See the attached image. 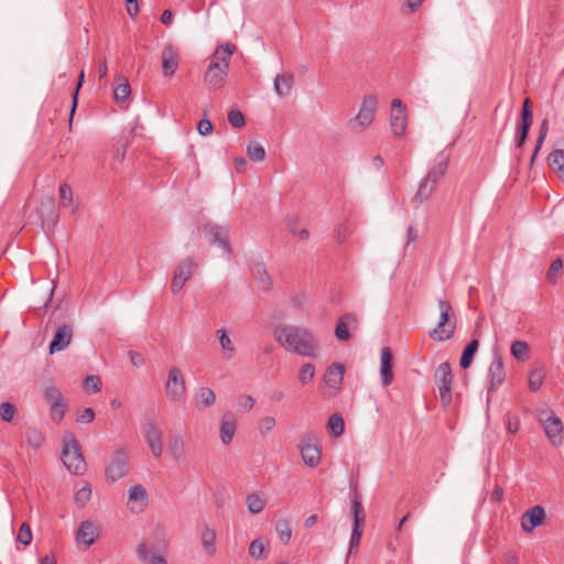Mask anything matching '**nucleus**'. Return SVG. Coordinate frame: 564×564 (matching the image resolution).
Returning a JSON list of instances; mask_svg holds the SVG:
<instances>
[{
  "mask_svg": "<svg viewBox=\"0 0 564 564\" xmlns=\"http://www.w3.org/2000/svg\"><path fill=\"white\" fill-rule=\"evenodd\" d=\"M252 274L256 276L260 288L263 291H269L272 288V279L269 275L263 263H256L252 267Z\"/></svg>",
  "mask_w": 564,
  "mask_h": 564,
  "instance_id": "7c9ffc66",
  "label": "nucleus"
},
{
  "mask_svg": "<svg viewBox=\"0 0 564 564\" xmlns=\"http://www.w3.org/2000/svg\"><path fill=\"white\" fill-rule=\"evenodd\" d=\"M131 89L128 82L119 84L113 90V97L118 102H124L130 96Z\"/></svg>",
  "mask_w": 564,
  "mask_h": 564,
  "instance_id": "864d4df0",
  "label": "nucleus"
},
{
  "mask_svg": "<svg viewBox=\"0 0 564 564\" xmlns=\"http://www.w3.org/2000/svg\"><path fill=\"white\" fill-rule=\"evenodd\" d=\"M72 337L73 329L69 325L64 324L59 326L55 332L52 341L50 343V354H55L65 350L69 346Z\"/></svg>",
  "mask_w": 564,
  "mask_h": 564,
  "instance_id": "dca6fc26",
  "label": "nucleus"
},
{
  "mask_svg": "<svg viewBox=\"0 0 564 564\" xmlns=\"http://www.w3.org/2000/svg\"><path fill=\"white\" fill-rule=\"evenodd\" d=\"M532 124V110L530 108V99L527 98L522 105L521 110V124L517 131V147L521 148L529 134V130Z\"/></svg>",
  "mask_w": 564,
  "mask_h": 564,
  "instance_id": "f3484780",
  "label": "nucleus"
},
{
  "mask_svg": "<svg viewBox=\"0 0 564 564\" xmlns=\"http://www.w3.org/2000/svg\"><path fill=\"white\" fill-rule=\"evenodd\" d=\"M66 409H67V402L66 401L59 402V403H55V404H51L50 405V416H51V420L54 423L59 424L62 422V420L64 419V416H65Z\"/></svg>",
  "mask_w": 564,
  "mask_h": 564,
  "instance_id": "c03bdc74",
  "label": "nucleus"
},
{
  "mask_svg": "<svg viewBox=\"0 0 564 564\" xmlns=\"http://www.w3.org/2000/svg\"><path fill=\"white\" fill-rule=\"evenodd\" d=\"M127 2V11L130 17L134 18L139 13V6L137 0H124Z\"/></svg>",
  "mask_w": 564,
  "mask_h": 564,
  "instance_id": "338daca9",
  "label": "nucleus"
},
{
  "mask_svg": "<svg viewBox=\"0 0 564 564\" xmlns=\"http://www.w3.org/2000/svg\"><path fill=\"white\" fill-rule=\"evenodd\" d=\"M162 68L165 76H173L178 68L177 53L172 45H166L162 52Z\"/></svg>",
  "mask_w": 564,
  "mask_h": 564,
  "instance_id": "4be33fe9",
  "label": "nucleus"
},
{
  "mask_svg": "<svg viewBox=\"0 0 564 564\" xmlns=\"http://www.w3.org/2000/svg\"><path fill=\"white\" fill-rule=\"evenodd\" d=\"M96 539V528L91 521H83L77 530L76 540L78 543L90 546Z\"/></svg>",
  "mask_w": 564,
  "mask_h": 564,
  "instance_id": "393cba45",
  "label": "nucleus"
},
{
  "mask_svg": "<svg viewBox=\"0 0 564 564\" xmlns=\"http://www.w3.org/2000/svg\"><path fill=\"white\" fill-rule=\"evenodd\" d=\"M390 126L394 135L400 137L404 133L406 129V117L404 109H398L392 111L390 118Z\"/></svg>",
  "mask_w": 564,
  "mask_h": 564,
  "instance_id": "c756f323",
  "label": "nucleus"
},
{
  "mask_svg": "<svg viewBox=\"0 0 564 564\" xmlns=\"http://www.w3.org/2000/svg\"><path fill=\"white\" fill-rule=\"evenodd\" d=\"M130 361L135 367H141L144 364V358L137 351H129Z\"/></svg>",
  "mask_w": 564,
  "mask_h": 564,
  "instance_id": "774afa93",
  "label": "nucleus"
},
{
  "mask_svg": "<svg viewBox=\"0 0 564 564\" xmlns=\"http://www.w3.org/2000/svg\"><path fill=\"white\" fill-rule=\"evenodd\" d=\"M479 343L477 339L470 340L463 350L459 365L463 369L470 367L474 356L477 352Z\"/></svg>",
  "mask_w": 564,
  "mask_h": 564,
  "instance_id": "72a5a7b5",
  "label": "nucleus"
},
{
  "mask_svg": "<svg viewBox=\"0 0 564 564\" xmlns=\"http://www.w3.org/2000/svg\"><path fill=\"white\" fill-rule=\"evenodd\" d=\"M196 267L197 264L193 258H186L177 265L171 284V291L174 294L178 293L183 289L186 281L193 275Z\"/></svg>",
  "mask_w": 564,
  "mask_h": 564,
  "instance_id": "ddd939ff",
  "label": "nucleus"
},
{
  "mask_svg": "<svg viewBox=\"0 0 564 564\" xmlns=\"http://www.w3.org/2000/svg\"><path fill=\"white\" fill-rule=\"evenodd\" d=\"M33 540V533L29 523L23 522L19 529L17 541L21 543L23 546H28L31 544Z\"/></svg>",
  "mask_w": 564,
  "mask_h": 564,
  "instance_id": "09e8293b",
  "label": "nucleus"
},
{
  "mask_svg": "<svg viewBox=\"0 0 564 564\" xmlns=\"http://www.w3.org/2000/svg\"><path fill=\"white\" fill-rule=\"evenodd\" d=\"M246 503L251 514H258L264 509L267 501L258 492H253L247 496Z\"/></svg>",
  "mask_w": 564,
  "mask_h": 564,
  "instance_id": "c9c22d12",
  "label": "nucleus"
},
{
  "mask_svg": "<svg viewBox=\"0 0 564 564\" xmlns=\"http://www.w3.org/2000/svg\"><path fill=\"white\" fill-rule=\"evenodd\" d=\"M380 376L383 387H388L393 380L392 352L389 347H383L380 352Z\"/></svg>",
  "mask_w": 564,
  "mask_h": 564,
  "instance_id": "6ab92c4d",
  "label": "nucleus"
},
{
  "mask_svg": "<svg viewBox=\"0 0 564 564\" xmlns=\"http://www.w3.org/2000/svg\"><path fill=\"white\" fill-rule=\"evenodd\" d=\"M275 426V419L273 416H264L259 423V432L261 435H267Z\"/></svg>",
  "mask_w": 564,
  "mask_h": 564,
  "instance_id": "052dcab7",
  "label": "nucleus"
},
{
  "mask_svg": "<svg viewBox=\"0 0 564 564\" xmlns=\"http://www.w3.org/2000/svg\"><path fill=\"white\" fill-rule=\"evenodd\" d=\"M172 457L176 460H183L185 458L184 442L181 436H172L169 445Z\"/></svg>",
  "mask_w": 564,
  "mask_h": 564,
  "instance_id": "4c0bfd02",
  "label": "nucleus"
},
{
  "mask_svg": "<svg viewBox=\"0 0 564 564\" xmlns=\"http://www.w3.org/2000/svg\"><path fill=\"white\" fill-rule=\"evenodd\" d=\"M129 470V456L124 448H119L113 453L110 464L106 469L107 477L113 482L127 475Z\"/></svg>",
  "mask_w": 564,
  "mask_h": 564,
  "instance_id": "f8f14e48",
  "label": "nucleus"
},
{
  "mask_svg": "<svg viewBox=\"0 0 564 564\" xmlns=\"http://www.w3.org/2000/svg\"><path fill=\"white\" fill-rule=\"evenodd\" d=\"M345 368L339 362L332 364L324 375L325 383L330 388H338L344 378Z\"/></svg>",
  "mask_w": 564,
  "mask_h": 564,
  "instance_id": "b1692460",
  "label": "nucleus"
},
{
  "mask_svg": "<svg viewBox=\"0 0 564 564\" xmlns=\"http://www.w3.org/2000/svg\"><path fill=\"white\" fill-rule=\"evenodd\" d=\"M200 541H202L204 549L210 555H213L215 553V541H216L215 531L209 527H205L200 534Z\"/></svg>",
  "mask_w": 564,
  "mask_h": 564,
  "instance_id": "58836bf2",
  "label": "nucleus"
},
{
  "mask_svg": "<svg viewBox=\"0 0 564 564\" xmlns=\"http://www.w3.org/2000/svg\"><path fill=\"white\" fill-rule=\"evenodd\" d=\"M437 304L440 308V319L436 327L430 332V337L435 341H445L451 339L455 334V312L452 304L446 300L440 299Z\"/></svg>",
  "mask_w": 564,
  "mask_h": 564,
  "instance_id": "7ed1b4c3",
  "label": "nucleus"
},
{
  "mask_svg": "<svg viewBox=\"0 0 564 564\" xmlns=\"http://www.w3.org/2000/svg\"><path fill=\"white\" fill-rule=\"evenodd\" d=\"M299 451L303 462L308 467H316L321 463V451L314 435H303L299 445Z\"/></svg>",
  "mask_w": 564,
  "mask_h": 564,
  "instance_id": "9b49d317",
  "label": "nucleus"
},
{
  "mask_svg": "<svg viewBox=\"0 0 564 564\" xmlns=\"http://www.w3.org/2000/svg\"><path fill=\"white\" fill-rule=\"evenodd\" d=\"M216 401V395L210 388L202 387L195 393V405L202 411L212 406Z\"/></svg>",
  "mask_w": 564,
  "mask_h": 564,
  "instance_id": "cd10ccee",
  "label": "nucleus"
},
{
  "mask_svg": "<svg viewBox=\"0 0 564 564\" xmlns=\"http://www.w3.org/2000/svg\"><path fill=\"white\" fill-rule=\"evenodd\" d=\"M362 535V529L351 528V536L349 542L348 555L352 553L355 549H358Z\"/></svg>",
  "mask_w": 564,
  "mask_h": 564,
  "instance_id": "680f3d73",
  "label": "nucleus"
},
{
  "mask_svg": "<svg viewBox=\"0 0 564 564\" xmlns=\"http://www.w3.org/2000/svg\"><path fill=\"white\" fill-rule=\"evenodd\" d=\"M294 84V75L291 73L278 74L274 78L273 86L275 94L283 98L288 96Z\"/></svg>",
  "mask_w": 564,
  "mask_h": 564,
  "instance_id": "5701e85b",
  "label": "nucleus"
},
{
  "mask_svg": "<svg viewBox=\"0 0 564 564\" xmlns=\"http://www.w3.org/2000/svg\"><path fill=\"white\" fill-rule=\"evenodd\" d=\"M378 108V99L373 95L362 98L357 116L349 121L350 128L356 132L367 129L373 121Z\"/></svg>",
  "mask_w": 564,
  "mask_h": 564,
  "instance_id": "423d86ee",
  "label": "nucleus"
},
{
  "mask_svg": "<svg viewBox=\"0 0 564 564\" xmlns=\"http://www.w3.org/2000/svg\"><path fill=\"white\" fill-rule=\"evenodd\" d=\"M511 355L518 360H524L529 357L530 347L525 341L516 340L510 347Z\"/></svg>",
  "mask_w": 564,
  "mask_h": 564,
  "instance_id": "79ce46f5",
  "label": "nucleus"
},
{
  "mask_svg": "<svg viewBox=\"0 0 564 564\" xmlns=\"http://www.w3.org/2000/svg\"><path fill=\"white\" fill-rule=\"evenodd\" d=\"M164 391L169 400L172 402H180L185 398L186 384L180 368L173 366L169 369Z\"/></svg>",
  "mask_w": 564,
  "mask_h": 564,
  "instance_id": "9d476101",
  "label": "nucleus"
},
{
  "mask_svg": "<svg viewBox=\"0 0 564 564\" xmlns=\"http://www.w3.org/2000/svg\"><path fill=\"white\" fill-rule=\"evenodd\" d=\"M84 388L93 393H97L101 388V380L98 376L90 375L84 380Z\"/></svg>",
  "mask_w": 564,
  "mask_h": 564,
  "instance_id": "6e6d98bb",
  "label": "nucleus"
},
{
  "mask_svg": "<svg viewBox=\"0 0 564 564\" xmlns=\"http://www.w3.org/2000/svg\"><path fill=\"white\" fill-rule=\"evenodd\" d=\"M167 552L169 545L164 539L153 545L142 541L135 550L139 561L145 564H167Z\"/></svg>",
  "mask_w": 564,
  "mask_h": 564,
  "instance_id": "39448f33",
  "label": "nucleus"
},
{
  "mask_svg": "<svg viewBox=\"0 0 564 564\" xmlns=\"http://www.w3.org/2000/svg\"><path fill=\"white\" fill-rule=\"evenodd\" d=\"M83 80H84V70H82V73H80L79 82L77 84V88H76V90H75V93L73 95L72 109H70V118H69L70 121H72L73 116H74L75 110H76L78 89L80 88Z\"/></svg>",
  "mask_w": 564,
  "mask_h": 564,
  "instance_id": "69168bd1",
  "label": "nucleus"
},
{
  "mask_svg": "<svg viewBox=\"0 0 564 564\" xmlns=\"http://www.w3.org/2000/svg\"><path fill=\"white\" fill-rule=\"evenodd\" d=\"M204 234L210 245H217L227 254L230 253L228 229L224 226L207 224L204 226Z\"/></svg>",
  "mask_w": 564,
  "mask_h": 564,
  "instance_id": "4468645a",
  "label": "nucleus"
},
{
  "mask_svg": "<svg viewBox=\"0 0 564 564\" xmlns=\"http://www.w3.org/2000/svg\"><path fill=\"white\" fill-rule=\"evenodd\" d=\"M435 188L436 184L424 177L419 185L417 192L413 197V202L421 205L430 198Z\"/></svg>",
  "mask_w": 564,
  "mask_h": 564,
  "instance_id": "2f4dec72",
  "label": "nucleus"
},
{
  "mask_svg": "<svg viewBox=\"0 0 564 564\" xmlns=\"http://www.w3.org/2000/svg\"><path fill=\"white\" fill-rule=\"evenodd\" d=\"M247 154L248 156L256 162H261L265 158V150L261 143L258 141H250L247 144Z\"/></svg>",
  "mask_w": 564,
  "mask_h": 564,
  "instance_id": "ea45409f",
  "label": "nucleus"
},
{
  "mask_svg": "<svg viewBox=\"0 0 564 564\" xmlns=\"http://www.w3.org/2000/svg\"><path fill=\"white\" fill-rule=\"evenodd\" d=\"M545 376H546V372H545L544 367L534 368L529 375V382H528L529 389L532 392H536L538 390H540V388L542 387L543 381L545 379Z\"/></svg>",
  "mask_w": 564,
  "mask_h": 564,
  "instance_id": "e433bc0d",
  "label": "nucleus"
},
{
  "mask_svg": "<svg viewBox=\"0 0 564 564\" xmlns=\"http://www.w3.org/2000/svg\"><path fill=\"white\" fill-rule=\"evenodd\" d=\"M129 502L138 503L142 509L148 502V492L144 486L137 484L129 489L128 492Z\"/></svg>",
  "mask_w": 564,
  "mask_h": 564,
  "instance_id": "473e14b6",
  "label": "nucleus"
},
{
  "mask_svg": "<svg viewBox=\"0 0 564 564\" xmlns=\"http://www.w3.org/2000/svg\"><path fill=\"white\" fill-rule=\"evenodd\" d=\"M95 419V412L91 408H85L77 414L76 421L79 423H90Z\"/></svg>",
  "mask_w": 564,
  "mask_h": 564,
  "instance_id": "e2e57ef3",
  "label": "nucleus"
},
{
  "mask_svg": "<svg viewBox=\"0 0 564 564\" xmlns=\"http://www.w3.org/2000/svg\"><path fill=\"white\" fill-rule=\"evenodd\" d=\"M351 324H357V318L352 314L343 315L335 328V336L340 341H347L350 339V333L348 326Z\"/></svg>",
  "mask_w": 564,
  "mask_h": 564,
  "instance_id": "a878e982",
  "label": "nucleus"
},
{
  "mask_svg": "<svg viewBox=\"0 0 564 564\" xmlns=\"http://www.w3.org/2000/svg\"><path fill=\"white\" fill-rule=\"evenodd\" d=\"M216 336L219 339V344L223 351V357L226 360H230L234 358L236 354V347L231 340V338L228 336L225 328H220L216 330Z\"/></svg>",
  "mask_w": 564,
  "mask_h": 564,
  "instance_id": "c85d7f7f",
  "label": "nucleus"
},
{
  "mask_svg": "<svg viewBox=\"0 0 564 564\" xmlns=\"http://www.w3.org/2000/svg\"><path fill=\"white\" fill-rule=\"evenodd\" d=\"M545 510L541 506H534L521 517V528L524 532L531 533L545 520Z\"/></svg>",
  "mask_w": 564,
  "mask_h": 564,
  "instance_id": "2eb2a0df",
  "label": "nucleus"
},
{
  "mask_svg": "<svg viewBox=\"0 0 564 564\" xmlns=\"http://www.w3.org/2000/svg\"><path fill=\"white\" fill-rule=\"evenodd\" d=\"M489 389L495 390L502 384L506 378L502 358L499 354H495L494 360L491 361L489 369Z\"/></svg>",
  "mask_w": 564,
  "mask_h": 564,
  "instance_id": "a211bd4d",
  "label": "nucleus"
},
{
  "mask_svg": "<svg viewBox=\"0 0 564 564\" xmlns=\"http://www.w3.org/2000/svg\"><path fill=\"white\" fill-rule=\"evenodd\" d=\"M563 268V261L562 259L557 258L552 261L547 272H546V280L554 284L557 281V276Z\"/></svg>",
  "mask_w": 564,
  "mask_h": 564,
  "instance_id": "603ef678",
  "label": "nucleus"
},
{
  "mask_svg": "<svg viewBox=\"0 0 564 564\" xmlns=\"http://www.w3.org/2000/svg\"><path fill=\"white\" fill-rule=\"evenodd\" d=\"M547 132H549V120L547 119H544L542 122H541V126H540V130H539V137H538V140H536V144H535V149H534V152L532 154V158H531V162H533L538 155V152L540 151L546 135H547Z\"/></svg>",
  "mask_w": 564,
  "mask_h": 564,
  "instance_id": "8fccbe9b",
  "label": "nucleus"
},
{
  "mask_svg": "<svg viewBox=\"0 0 564 564\" xmlns=\"http://www.w3.org/2000/svg\"><path fill=\"white\" fill-rule=\"evenodd\" d=\"M351 511L354 516L352 528L362 529L366 519V512L357 495H355L352 499Z\"/></svg>",
  "mask_w": 564,
  "mask_h": 564,
  "instance_id": "f704fd0d",
  "label": "nucleus"
},
{
  "mask_svg": "<svg viewBox=\"0 0 564 564\" xmlns=\"http://www.w3.org/2000/svg\"><path fill=\"white\" fill-rule=\"evenodd\" d=\"M62 458L65 467L74 475H82L86 470V462L80 452L77 440L70 434L64 442Z\"/></svg>",
  "mask_w": 564,
  "mask_h": 564,
  "instance_id": "20e7f679",
  "label": "nucleus"
},
{
  "mask_svg": "<svg viewBox=\"0 0 564 564\" xmlns=\"http://www.w3.org/2000/svg\"><path fill=\"white\" fill-rule=\"evenodd\" d=\"M228 121L234 128H242L246 124V119L240 110H230L228 112Z\"/></svg>",
  "mask_w": 564,
  "mask_h": 564,
  "instance_id": "4d7b16f0",
  "label": "nucleus"
},
{
  "mask_svg": "<svg viewBox=\"0 0 564 564\" xmlns=\"http://www.w3.org/2000/svg\"><path fill=\"white\" fill-rule=\"evenodd\" d=\"M434 380L438 388L440 399L443 406L452 403L453 375L448 362H442L435 370Z\"/></svg>",
  "mask_w": 564,
  "mask_h": 564,
  "instance_id": "1a4fd4ad",
  "label": "nucleus"
},
{
  "mask_svg": "<svg viewBox=\"0 0 564 564\" xmlns=\"http://www.w3.org/2000/svg\"><path fill=\"white\" fill-rule=\"evenodd\" d=\"M249 554L254 560H259L264 555V544L262 539H256L250 543Z\"/></svg>",
  "mask_w": 564,
  "mask_h": 564,
  "instance_id": "5fc2aeb1",
  "label": "nucleus"
},
{
  "mask_svg": "<svg viewBox=\"0 0 564 564\" xmlns=\"http://www.w3.org/2000/svg\"><path fill=\"white\" fill-rule=\"evenodd\" d=\"M327 429L334 436H340L344 433V420L340 414H333L327 421Z\"/></svg>",
  "mask_w": 564,
  "mask_h": 564,
  "instance_id": "37998d69",
  "label": "nucleus"
},
{
  "mask_svg": "<svg viewBox=\"0 0 564 564\" xmlns=\"http://www.w3.org/2000/svg\"><path fill=\"white\" fill-rule=\"evenodd\" d=\"M219 432L223 444L228 445L232 441L236 432V422L234 415L226 414L223 416Z\"/></svg>",
  "mask_w": 564,
  "mask_h": 564,
  "instance_id": "bb28decb",
  "label": "nucleus"
},
{
  "mask_svg": "<svg viewBox=\"0 0 564 564\" xmlns=\"http://www.w3.org/2000/svg\"><path fill=\"white\" fill-rule=\"evenodd\" d=\"M447 169L448 156L444 153H438L435 164L430 169L425 177L437 185L438 181L446 174Z\"/></svg>",
  "mask_w": 564,
  "mask_h": 564,
  "instance_id": "412c9836",
  "label": "nucleus"
},
{
  "mask_svg": "<svg viewBox=\"0 0 564 564\" xmlns=\"http://www.w3.org/2000/svg\"><path fill=\"white\" fill-rule=\"evenodd\" d=\"M275 528L281 542L288 544L292 536V530L289 524V521L285 519H281L278 521Z\"/></svg>",
  "mask_w": 564,
  "mask_h": 564,
  "instance_id": "de8ad7c7",
  "label": "nucleus"
},
{
  "mask_svg": "<svg viewBox=\"0 0 564 564\" xmlns=\"http://www.w3.org/2000/svg\"><path fill=\"white\" fill-rule=\"evenodd\" d=\"M447 169L448 156L444 153H438L435 164L430 169L425 177L437 185L438 181L446 174Z\"/></svg>",
  "mask_w": 564,
  "mask_h": 564,
  "instance_id": "aec40b11",
  "label": "nucleus"
},
{
  "mask_svg": "<svg viewBox=\"0 0 564 564\" xmlns=\"http://www.w3.org/2000/svg\"><path fill=\"white\" fill-rule=\"evenodd\" d=\"M314 375H315L314 365L311 362H307L301 367V369L299 371V380L303 386H305L313 380Z\"/></svg>",
  "mask_w": 564,
  "mask_h": 564,
  "instance_id": "3c124183",
  "label": "nucleus"
},
{
  "mask_svg": "<svg viewBox=\"0 0 564 564\" xmlns=\"http://www.w3.org/2000/svg\"><path fill=\"white\" fill-rule=\"evenodd\" d=\"M235 51V44L225 43L219 45L214 53L213 61L210 62L204 76V80L209 90H217L224 86L228 74L229 59Z\"/></svg>",
  "mask_w": 564,
  "mask_h": 564,
  "instance_id": "f03ea898",
  "label": "nucleus"
},
{
  "mask_svg": "<svg viewBox=\"0 0 564 564\" xmlns=\"http://www.w3.org/2000/svg\"><path fill=\"white\" fill-rule=\"evenodd\" d=\"M25 441L29 446L34 449H37L44 443V435L37 429H29L24 434Z\"/></svg>",
  "mask_w": 564,
  "mask_h": 564,
  "instance_id": "a19ab883",
  "label": "nucleus"
},
{
  "mask_svg": "<svg viewBox=\"0 0 564 564\" xmlns=\"http://www.w3.org/2000/svg\"><path fill=\"white\" fill-rule=\"evenodd\" d=\"M142 434L152 455L160 458L163 453L162 431L155 423L153 413L148 414L142 421Z\"/></svg>",
  "mask_w": 564,
  "mask_h": 564,
  "instance_id": "0eeeda50",
  "label": "nucleus"
},
{
  "mask_svg": "<svg viewBox=\"0 0 564 564\" xmlns=\"http://www.w3.org/2000/svg\"><path fill=\"white\" fill-rule=\"evenodd\" d=\"M91 498V488L88 484L78 489L74 496L77 507L84 508Z\"/></svg>",
  "mask_w": 564,
  "mask_h": 564,
  "instance_id": "a18cd8bd",
  "label": "nucleus"
},
{
  "mask_svg": "<svg viewBox=\"0 0 564 564\" xmlns=\"http://www.w3.org/2000/svg\"><path fill=\"white\" fill-rule=\"evenodd\" d=\"M61 205L63 207L68 206L73 202L72 187L68 184H62L59 186Z\"/></svg>",
  "mask_w": 564,
  "mask_h": 564,
  "instance_id": "bf43d9fd",
  "label": "nucleus"
},
{
  "mask_svg": "<svg viewBox=\"0 0 564 564\" xmlns=\"http://www.w3.org/2000/svg\"><path fill=\"white\" fill-rule=\"evenodd\" d=\"M197 131L202 135H207L213 131V123L208 119H202L197 123Z\"/></svg>",
  "mask_w": 564,
  "mask_h": 564,
  "instance_id": "0e129e2a",
  "label": "nucleus"
},
{
  "mask_svg": "<svg viewBox=\"0 0 564 564\" xmlns=\"http://www.w3.org/2000/svg\"><path fill=\"white\" fill-rule=\"evenodd\" d=\"M44 399L50 405L66 401L62 392L54 384L45 388Z\"/></svg>",
  "mask_w": 564,
  "mask_h": 564,
  "instance_id": "49530a36",
  "label": "nucleus"
},
{
  "mask_svg": "<svg viewBox=\"0 0 564 564\" xmlns=\"http://www.w3.org/2000/svg\"><path fill=\"white\" fill-rule=\"evenodd\" d=\"M539 422L542 424L544 433L554 446L563 442L564 426L562 420L552 410L540 411Z\"/></svg>",
  "mask_w": 564,
  "mask_h": 564,
  "instance_id": "6e6552de",
  "label": "nucleus"
},
{
  "mask_svg": "<svg viewBox=\"0 0 564 564\" xmlns=\"http://www.w3.org/2000/svg\"><path fill=\"white\" fill-rule=\"evenodd\" d=\"M274 338L286 351L308 358H316L318 356V340L305 327L280 325L274 330Z\"/></svg>",
  "mask_w": 564,
  "mask_h": 564,
  "instance_id": "f257e3e1",
  "label": "nucleus"
},
{
  "mask_svg": "<svg viewBox=\"0 0 564 564\" xmlns=\"http://www.w3.org/2000/svg\"><path fill=\"white\" fill-rule=\"evenodd\" d=\"M15 414V406L12 403L4 402L0 404V417L4 422H10Z\"/></svg>",
  "mask_w": 564,
  "mask_h": 564,
  "instance_id": "13d9d810",
  "label": "nucleus"
}]
</instances>
